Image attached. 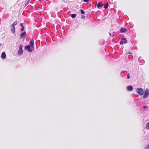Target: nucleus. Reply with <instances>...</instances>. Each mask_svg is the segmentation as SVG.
Instances as JSON below:
<instances>
[{
	"label": "nucleus",
	"mask_w": 149,
	"mask_h": 149,
	"mask_svg": "<svg viewBox=\"0 0 149 149\" xmlns=\"http://www.w3.org/2000/svg\"><path fill=\"white\" fill-rule=\"evenodd\" d=\"M136 92L140 95H142L144 93V91L141 88H138L136 89Z\"/></svg>",
	"instance_id": "nucleus-3"
},
{
	"label": "nucleus",
	"mask_w": 149,
	"mask_h": 149,
	"mask_svg": "<svg viewBox=\"0 0 149 149\" xmlns=\"http://www.w3.org/2000/svg\"><path fill=\"white\" fill-rule=\"evenodd\" d=\"M1 57L2 58L4 59L6 58V55L5 52H3L1 54Z\"/></svg>",
	"instance_id": "nucleus-9"
},
{
	"label": "nucleus",
	"mask_w": 149,
	"mask_h": 149,
	"mask_svg": "<svg viewBox=\"0 0 149 149\" xmlns=\"http://www.w3.org/2000/svg\"><path fill=\"white\" fill-rule=\"evenodd\" d=\"M1 43H0V46H1Z\"/></svg>",
	"instance_id": "nucleus-28"
},
{
	"label": "nucleus",
	"mask_w": 149,
	"mask_h": 149,
	"mask_svg": "<svg viewBox=\"0 0 149 149\" xmlns=\"http://www.w3.org/2000/svg\"><path fill=\"white\" fill-rule=\"evenodd\" d=\"M138 61L139 62H141L142 63V64H141V65H142L144 63V61L142 59L141 57H139V58Z\"/></svg>",
	"instance_id": "nucleus-10"
},
{
	"label": "nucleus",
	"mask_w": 149,
	"mask_h": 149,
	"mask_svg": "<svg viewBox=\"0 0 149 149\" xmlns=\"http://www.w3.org/2000/svg\"><path fill=\"white\" fill-rule=\"evenodd\" d=\"M77 16V15L75 14H72L71 15V17L72 18H74L75 17Z\"/></svg>",
	"instance_id": "nucleus-15"
},
{
	"label": "nucleus",
	"mask_w": 149,
	"mask_h": 149,
	"mask_svg": "<svg viewBox=\"0 0 149 149\" xmlns=\"http://www.w3.org/2000/svg\"><path fill=\"white\" fill-rule=\"evenodd\" d=\"M130 78V74H129V73H128L127 74V79H129Z\"/></svg>",
	"instance_id": "nucleus-22"
},
{
	"label": "nucleus",
	"mask_w": 149,
	"mask_h": 149,
	"mask_svg": "<svg viewBox=\"0 0 149 149\" xmlns=\"http://www.w3.org/2000/svg\"><path fill=\"white\" fill-rule=\"evenodd\" d=\"M85 16L84 15H82L81 16V18L82 19H85Z\"/></svg>",
	"instance_id": "nucleus-23"
},
{
	"label": "nucleus",
	"mask_w": 149,
	"mask_h": 149,
	"mask_svg": "<svg viewBox=\"0 0 149 149\" xmlns=\"http://www.w3.org/2000/svg\"><path fill=\"white\" fill-rule=\"evenodd\" d=\"M148 107V106L147 105H145V106H143V108H144V109H146Z\"/></svg>",
	"instance_id": "nucleus-24"
},
{
	"label": "nucleus",
	"mask_w": 149,
	"mask_h": 149,
	"mask_svg": "<svg viewBox=\"0 0 149 149\" xmlns=\"http://www.w3.org/2000/svg\"><path fill=\"white\" fill-rule=\"evenodd\" d=\"M145 149H149V144L145 147Z\"/></svg>",
	"instance_id": "nucleus-19"
},
{
	"label": "nucleus",
	"mask_w": 149,
	"mask_h": 149,
	"mask_svg": "<svg viewBox=\"0 0 149 149\" xmlns=\"http://www.w3.org/2000/svg\"><path fill=\"white\" fill-rule=\"evenodd\" d=\"M102 4L100 2H99L97 5V7L99 8H100L101 7H102Z\"/></svg>",
	"instance_id": "nucleus-11"
},
{
	"label": "nucleus",
	"mask_w": 149,
	"mask_h": 149,
	"mask_svg": "<svg viewBox=\"0 0 149 149\" xmlns=\"http://www.w3.org/2000/svg\"><path fill=\"white\" fill-rule=\"evenodd\" d=\"M127 91H131L133 90V87L131 85H129L127 86Z\"/></svg>",
	"instance_id": "nucleus-7"
},
{
	"label": "nucleus",
	"mask_w": 149,
	"mask_h": 149,
	"mask_svg": "<svg viewBox=\"0 0 149 149\" xmlns=\"http://www.w3.org/2000/svg\"><path fill=\"white\" fill-rule=\"evenodd\" d=\"M23 47V45H21L19 47V49L18 51L17 54L18 55H21L23 53V51L22 49Z\"/></svg>",
	"instance_id": "nucleus-2"
},
{
	"label": "nucleus",
	"mask_w": 149,
	"mask_h": 149,
	"mask_svg": "<svg viewBox=\"0 0 149 149\" xmlns=\"http://www.w3.org/2000/svg\"><path fill=\"white\" fill-rule=\"evenodd\" d=\"M30 0H28L27 2H26V3L25 4V6H27L29 3L30 2Z\"/></svg>",
	"instance_id": "nucleus-20"
},
{
	"label": "nucleus",
	"mask_w": 149,
	"mask_h": 149,
	"mask_svg": "<svg viewBox=\"0 0 149 149\" xmlns=\"http://www.w3.org/2000/svg\"><path fill=\"white\" fill-rule=\"evenodd\" d=\"M132 54V53H130V54Z\"/></svg>",
	"instance_id": "nucleus-29"
},
{
	"label": "nucleus",
	"mask_w": 149,
	"mask_h": 149,
	"mask_svg": "<svg viewBox=\"0 0 149 149\" xmlns=\"http://www.w3.org/2000/svg\"><path fill=\"white\" fill-rule=\"evenodd\" d=\"M12 28L11 29V31L13 33H14L15 32V27H12Z\"/></svg>",
	"instance_id": "nucleus-14"
},
{
	"label": "nucleus",
	"mask_w": 149,
	"mask_h": 149,
	"mask_svg": "<svg viewBox=\"0 0 149 149\" xmlns=\"http://www.w3.org/2000/svg\"><path fill=\"white\" fill-rule=\"evenodd\" d=\"M121 40H122V41H123V43L125 44L127 42V40L125 38L123 37L121 38Z\"/></svg>",
	"instance_id": "nucleus-12"
},
{
	"label": "nucleus",
	"mask_w": 149,
	"mask_h": 149,
	"mask_svg": "<svg viewBox=\"0 0 149 149\" xmlns=\"http://www.w3.org/2000/svg\"><path fill=\"white\" fill-rule=\"evenodd\" d=\"M146 128L149 129V122L146 125Z\"/></svg>",
	"instance_id": "nucleus-17"
},
{
	"label": "nucleus",
	"mask_w": 149,
	"mask_h": 149,
	"mask_svg": "<svg viewBox=\"0 0 149 149\" xmlns=\"http://www.w3.org/2000/svg\"><path fill=\"white\" fill-rule=\"evenodd\" d=\"M25 49L28 52H31L34 49V47L32 48V46L30 45H28L25 46Z\"/></svg>",
	"instance_id": "nucleus-1"
},
{
	"label": "nucleus",
	"mask_w": 149,
	"mask_h": 149,
	"mask_svg": "<svg viewBox=\"0 0 149 149\" xmlns=\"http://www.w3.org/2000/svg\"><path fill=\"white\" fill-rule=\"evenodd\" d=\"M127 29L125 28H121L120 29V32L121 33H124L127 31Z\"/></svg>",
	"instance_id": "nucleus-8"
},
{
	"label": "nucleus",
	"mask_w": 149,
	"mask_h": 149,
	"mask_svg": "<svg viewBox=\"0 0 149 149\" xmlns=\"http://www.w3.org/2000/svg\"><path fill=\"white\" fill-rule=\"evenodd\" d=\"M83 1L86 2H87L88 1V0H83Z\"/></svg>",
	"instance_id": "nucleus-26"
},
{
	"label": "nucleus",
	"mask_w": 149,
	"mask_h": 149,
	"mask_svg": "<svg viewBox=\"0 0 149 149\" xmlns=\"http://www.w3.org/2000/svg\"><path fill=\"white\" fill-rule=\"evenodd\" d=\"M20 25L22 27V26H23V24L22 23H21L20 24Z\"/></svg>",
	"instance_id": "nucleus-27"
},
{
	"label": "nucleus",
	"mask_w": 149,
	"mask_h": 149,
	"mask_svg": "<svg viewBox=\"0 0 149 149\" xmlns=\"http://www.w3.org/2000/svg\"><path fill=\"white\" fill-rule=\"evenodd\" d=\"M144 95L143 96V98H145L148 97V95H149V89L147 88L145 91V92H144Z\"/></svg>",
	"instance_id": "nucleus-4"
},
{
	"label": "nucleus",
	"mask_w": 149,
	"mask_h": 149,
	"mask_svg": "<svg viewBox=\"0 0 149 149\" xmlns=\"http://www.w3.org/2000/svg\"><path fill=\"white\" fill-rule=\"evenodd\" d=\"M26 35V31H24L22 33L20 34V37L22 38H24L25 37Z\"/></svg>",
	"instance_id": "nucleus-5"
},
{
	"label": "nucleus",
	"mask_w": 149,
	"mask_h": 149,
	"mask_svg": "<svg viewBox=\"0 0 149 149\" xmlns=\"http://www.w3.org/2000/svg\"><path fill=\"white\" fill-rule=\"evenodd\" d=\"M109 6V4H108V3L106 4L104 6V8L105 9H107V8H108V7Z\"/></svg>",
	"instance_id": "nucleus-16"
},
{
	"label": "nucleus",
	"mask_w": 149,
	"mask_h": 149,
	"mask_svg": "<svg viewBox=\"0 0 149 149\" xmlns=\"http://www.w3.org/2000/svg\"><path fill=\"white\" fill-rule=\"evenodd\" d=\"M17 21H15L11 25L12 27H15V26L17 25Z\"/></svg>",
	"instance_id": "nucleus-13"
},
{
	"label": "nucleus",
	"mask_w": 149,
	"mask_h": 149,
	"mask_svg": "<svg viewBox=\"0 0 149 149\" xmlns=\"http://www.w3.org/2000/svg\"><path fill=\"white\" fill-rule=\"evenodd\" d=\"M80 12H81V14H84L85 13V12L84 11V10H83L82 9H81V10H80Z\"/></svg>",
	"instance_id": "nucleus-18"
},
{
	"label": "nucleus",
	"mask_w": 149,
	"mask_h": 149,
	"mask_svg": "<svg viewBox=\"0 0 149 149\" xmlns=\"http://www.w3.org/2000/svg\"><path fill=\"white\" fill-rule=\"evenodd\" d=\"M24 26H22V28L20 30L21 31H24Z\"/></svg>",
	"instance_id": "nucleus-21"
},
{
	"label": "nucleus",
	"mask_w": 149,
	"mask_h": 149,
	"mask_svg": "<svg viewBox=\"0 0 149 149\" xmlns=\"http://www.w3.org/2000/svg\"><path fill=\"white\" fill-rule=\"evenodd\" d=\"M29 45L32 46V48L34 47V40L33 38L30 40Z\"/></svg>",
	"instance_id": "nucleus-6"
},
{
	"label": "nucleus",
	"mask_w": 149,
	"mask_h": 149,
	"mask_svg": "<svg viewBox=\"0 0 149 149\" xmlns=\"http://www.w3.org/2000/svg\"><path fill=\"white\" fill-rule=\"evenodd\" d=\"M123 41H122V40H121V41H120V45H122L123 44Z\"/></svg>",
	"instance_id": "nucleus-25"
}]
</instances>
